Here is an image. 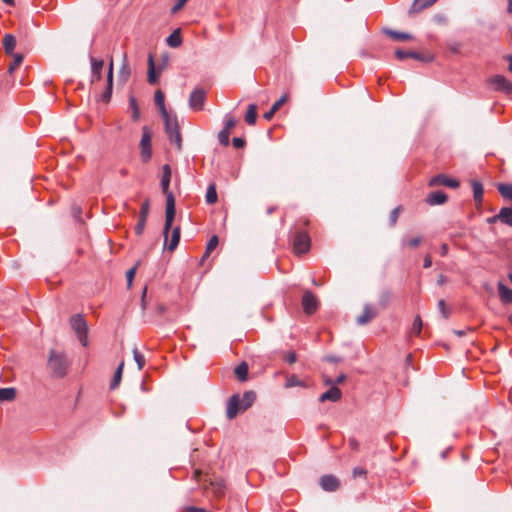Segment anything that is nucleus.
Segmentation results:
<instances>
[{"label": "nucleus", "instance_id": "4d7b16f0", "mask_svg": "<svg viewBox=\"0 0 512 512\" xmlns=\"http://www.w3.org/2000/svg\"><path fill=\"white\" fill-rule=\"evenodd\" d=\"M284 359H285V361H287L289 364H293V363H295V362H296V360H297V356H296L295 352H293V351H289V352H287V353L285 354Z\"/></svg>", "mask_w": 512, "mask_h": 512}, {"label": "nucleus", "instance_id": "4be33fe9", "mask_svg": "<svg viewBox=\"0 0 512 512\" xmlns=\"http://www.w3.org/2000/svg\"><path fill=\"white\" fill-rule=\"evenodd\" d=\"M288 95L284 94L279 100H277L271 107V109L264 113L263 117L269 121L273 118L274 114L280 109V107L287 101Z\"/></svg>", "mask_w": 512, "mask_h": 512}, {"label": "nucleus", "instance_id": "6e6552de", "mask_svg": "<svg viewBox=\"0 0 512 512\" xmlns=\"http://www.w3.org/2000/svg\"><path fill=\"white\" fill-rule=\"evenodd\" d=\"M245 409H242L240 402V395L233 394L227 401L226 405V417L229 420L234 419L239 413H243Z\"/></svg>", "mask_w": 512, "mask_h": 512}, {"label": "nucleus", "instance_id": "473e14b6", "mask_svg": "<svg viewBox=\"0 0 512 512\" xmlns=\"http://www.w3.org/2000/svg\"><path fill=\"white\" fill-rule=\"evenodd\" d=\"M16 397V390L13 387L0 388V402L12 401Z\"/></svg>", "mask_w": 512, "mask_h": 512}, {"label": "nucleus", "instance_id": "39448f33", "mask_svg": "<svg viewBox=\"0 0 512 512\" xmlns=\"http://www.w3.org/2000/svg\"><path fill=\"white\" fill-rule=\"evenodd\" d=\"M152 132L148 126L142 127V137L140 140V156L144 163H147L152 156Z\"/></svg>", "mask_w": 512, "mask_h": 512}, {"label": "nucleus", "instance_id": "f8f14e48", "mask_svg": "<svg viewBox=\"0 0 512 512\" xmlns=\"http://www.w3.org/2000/svg\"><path fill=\"white\" fill-rule=\"evenodd\" d=\"M460 185L459 181L456 179L448 178L444 174H439L434 177H432L429 182V187H436V186H447L450 188H458Z\"/></svg>", "mask_w": 512, "mask_h": 512}, {"label": "nucleus", "instance_id": "69168bd1", "mask_svg": "<svg viewBox=\"0 0 512 512\" xmlns=\"http://www.w3.org/2000/svg\"><path fill=\"white\" fill-rule=\"evenodd\" d=\"M448 253V245L446 243H443L440 247V255L446 256Z\"/></svg>", "mask_w": 512, "mask_h": 512}, {"label": "nucleus", "instance_id": "338daca9", "mask_svg": "<svg viewBox=\"0 0 512 512\" xmlns=\"http://www.w3.org/2000/svg\"><path fill=\"white\" fill-rule=\"evenodd\" d=\"M345 379H346V375H345V374H340V375L336 378V380L334 381V383H336V384H341V383H343V382L345 381Z\"/></svg>", "mask_w": 512, "mask_h": 512}, {"label": "nucleus", "instance_id": "2eb2a0df", "mask_svg": "<svg viewBox=\"0 0 512 512\" xmlns=\"http://www.w3.org/2000/svg\"><path fill=\"white\" fill-rule=\"evenodd\" d=\"M376 316H377L376 309L370 304H365L362 314H360L356 318V323L361 326L366 325L371 320H373Z\"/></svg>", "mask_w": 512, "mask_h": 512}, {"label": "nucleus", "instance_id": "20e7f679", "mask_svg": "<svg viewBox=\"0 0 512 512\" xmlns=\"http://www.w3.org/2000/svg\"><path fill=\"white\" fill-rule=\"evenodd\" d=\"M69 323L76 333L78 340L84 347L88 346V324L82 314H75L70 317Z\"/></svg>", "mask_w": 512, "mask_h": 512}, {"label": "nucleus", "instance_id": "6e6d98bb", "mask_svg": "<svg viewBox=\"0 0 512 512\" xmlns=\"http://www.w3.org/2000/svg\"><path fill=\"white\" fill-rule=\"evenodd\" d=\"M232 144H233V146H234L235 148H237V149H241V148H243V147L245 146L246 142H245V140H244L243 138H241V137H235V138H233V140H232Z\"/></svg>", "mask_w": 512, "mask_h": 512}, {"label": "nucleus", "instance_id": "680f3d73", "mask_svg": "<svg viewBox=\"0 0 512 512\" xmlns=\"http://www.w3.org/2000/svg\"><path fill=\"white\" fill-rule=\"evenodd\" d=\"M460 48H461V44L459 42H454L452 44L449 45V49L453 52V53H459L460 51Z\"/></svg>", "mask_w": 512, "mask_h": 512}, {"label": "nucleus", "instance_id": "09e8293b", "mask_svg": "<svg viewBox=\"0 0 512 512\" xmlns=\"http://www.w3.org/2000/svg\"><path fill=\"white\" fill-rule=\"evenodd\" d=\"M137 265H138V263L134 267L129 269L127 271V273H126L128 288H131V286H132V282H133V279H134V276H135V273H136Z\"/></svg>", "mask_w": 512, "mask_h": 512}, {"label": "nucleus", "instance_id": "37998d69", "mask_svg": "<svg viewBox=\"0 0 512 512\" xmlns=\"http://www.w3.org/2000/svg\"><path fill=\"white\" fill-rule=\"evenodd\" d=\"M402 210V207L401 206H397L396 208H394L390 215H389V225L391 227L395 226L397 221H398V218H399V215H400V212Z\"/></svg>", "mask_w": 512, "mask_h": 512}, {"label": "nucleus", "instance_id": "a878e982", "mask_svg": "<svg viewBox=\"0 0 512 512\" xmlns=\"http://www.w3.org/2000/svg\"><path fill=\"white\" fill-rule=\"evenodd\" d=\"M437 0H414L410 12L418 13L425 8L432 6Z\"/></svg>", "mask_w": 512, "mask_h": 512}, {"label": "nucleus", "instance_id": "bf43d9fd", "mask_svg": "<svg viewBox=\"0 0 512 512\" xmlns=\"http://www.w3.org/2000/svg\"><path fill=\"white\" fill-rule=\"evenodd\" d=\"M188 0H177L175 5L172 7V13H176L181 10Z\"/></svg>", "mask_w": 512, "mask_h": 512}, {"label": "nucleus", "instance_id": "3c124183", "mask_svg": "<svg viewBox=\"0 0 512 512\" xmlns=\"http://www.w3.org/2000/svg\"><path fill=\"white\" fill-rule=\"evenodd\" d=\"M147 219L139 218L135 226V233L141 235L145 229Z\"/></svg>", "mask_w": 512, "mask_h": 512}, {"label": "nucleus", "instance_id": "dca6fc26", "mask_svg": "<svg viewBox=\"0 0 512 512\" xmlns=\"http://www.w3.org/2000/svg\"><path fill=\"white\" fill-rule=\"evenodd\" d=\"M91 63V84L99 81L102 77V69L104 67V61L102 59H96L90 56Z\"/></svg>", "mask_w": 512, "mask_h": 512}, {"label": "nucleus", "instance_id": "423d86ee", "mask_svg": "<svg viewBox=\"0 0 512 512\" xmlns=\"http://www.w3.org/2000/svg\"><path fill=\"white\" fill-rule=\"evenodd\" d=\"M311 246V239L307 232H296L293 239V250L296 254H304L309 251Z\"/></svg>", "mask_w": 512, "mask_h": 512}, {"label": "nucleus", "instance_id": "f3484780", "mask_svg": "<svg viewBox=\"0 0 512 512\" xmlns=\"http://www.w3.org/2000/svg\"><path fill=\"white\" fill-rule=\"evenodd\" d=\"M447 194L443 191H433L426 197V203L430 206L442 205L447 201Z\"/></svg>", "mask_w": 512, "mask_h": 512}, {"label": "nucleus", "instance_id": "f257e3e1", "mask_svg": "<svg viewBox=\"0 0 512 512\" xmlns=\"http://www.w3.org/2000/svg\"><path fill=\"white\" fill-rule=\"evenodd\" d=\"M171 181V168L168 164L163 166V174L161 178V189L162 192L166 196V211H165V224L163 229L164 234V243L166 244L168 233L172 227V223L175 218V197L173 193L169 190V185Z\"/></svg>", "mask_w": 512, "mask_h": 512}, {"label": "nucleus", "instance_id": "0eeeda50", "mask_svg": "<svg viewBox=\"0 0 512 512\" xmlns=\"http://www.w3.org/2000/svg\"><path fill=\"white\" fill-rule=\"evenodd\" d=\"M488 83L494 90L503 92L507 95L512 94V82L503 75H494L488 79Z\"/></svg>", "mask_w": 512, "mask_h": 512}, {"label": "nucleus", "instance_id": "c756f323", "mask_svg": "<svg viewBox=\"0 0 512 512\" xmlns=\"http://www.w3.org/2000/svg\"><path fill=\"white\" fill-rule=\"evenodd\" d=\"M129 108L131 109V118L134 122L140 119V109L135 96H129Z\"/></svg>", "mask_w": 512, "mask_h": 512}, {"label": "nucleus", "instance_id": "393cba45", "mask_svg": "<svg viewBox=\"0 0 512 512\" xmlns=\"http://www.w3.org/2000/svg\"><path fill=\"white\" fill-rule=\"evenodd\" d=\"M256 400V393L254 391H246L242 397H240V402L242 405V409L245 411L250 408Z\"/></svg>", "mask_w": 512, "mask_h": 512}, {"label": "nucleus", "instance_id": "ddd939ff", "mask_svg": "<svg viewBox=\"0 0 512 512\" xmlns=\"http://www.w3.org/2000/svg\"><path fill=\"white\" fill-rule=\"evenodd\" d=\"M106 82V88L104 92L99 96L98 100L107 103L111 99L113 90V61L110 62Z\"/></svg>", "mask_w": 512, "mask_h": 512}, {"label": "nucleus", "instance_id": "5fc2aeb1", "mask_svg": "<svg viewBox=\"0 0 512 512\" xmlns=\"http://www.w3.org/2000/svg\"><path fill=\"white\" fill-rule=\"evenodd\" d=\"M352 475L354 478L356 477H366L367 470L361 467H355L352 471Z\"/></svg>", "mask_w": 512, "mask_h": 512}, {"label": "nucleus", "instance_id": "c03bdc74", "mask_svg": "<svg viewBox=\"0 0 512 512\" xmlns=\"http://www.w3.org/2000/svg\"><path fill=\"white\" fill-rule=\"evenodd\" d=\"M132 352H133L134 360L137 363L138 369L141 370L144 367V365H145V358L142 355V353L139 352V350L136 347L133 349Z\"/></svg>", "mask_w": 512, "mask_h": 512}, {"label": "nucleus", "instance_id": "f704fd0d", "mask_svg": "<svg viewBox=\"0 0 512 512\" xmlns=\"http://www.w3.org/2000/svg\"><path fill=\"white\" fill-rule=\"evenodd\" d=\"M148 82L150 84H155L157 82V76L155 74V64H154V58L150 54L148 58Z\"/></svg>", "mask_w": 512, "mask_h": 512}, {"label": "nucleus", "instance_id": "de8ad7c7", "mask_svg": "<svg viewBox=\"0 0 512 512\" xmlns=\"http://www.w3.org/2000/svg\"><path fill=\"white\" fill-rule=\"evenodd\" d=\"M285 386L288 388L295 386H303V383L297 378V376L292 375L287 379Z\"/></svg>", "mask_w": 512, "mask_h": 512}, {"label": "nucleus", "instance_id": "412c9836", "mask_svg": "<svg viewBox=\"0 0 512 512\" xmlns=\"http://www.w3.org/2000/svg\"><path fill=\"white\" fill-rule=\"evenodd\" d=\"M16 38L12 34H5L3 37V48L7 55H14Z\"/></svg>", "mask_w": 512, "mask_h": 512}, {"label": "nucleus", "instance_id": "4468645a", "mask_svg": "<svg viewBox=\"0 0 512 512\" xmlns=\"http://www.w3.org/2000/svg\"><path fill=\"white\" fill-rule=\"evenodd\" d=\"M320 486L325 491L333 492L340 487V481L336 476L327 474L320 478Z\"/></svg>", "mask_w": 512, "mask_h": 512}, {"label": "nucleus", "instance_id": "6ab92c4d", "mask_svg": "<svg viewBox=\"0 0 512 512\" xmlns=\"http://www.w3.org/2000/svg\"><path fill=\"white\" fill-rule=\"evenodd\" d=\"M498 294L500 297V300L504 304H510L512 303V289L504 285L502 282L498 283Z\"/></svg>", "mask_w": 512, "mask_h": 512}, {"label": "nucleus", "instance_id": "864d4df0", "mask_svg": "<svg viewBox=\"0 0 512 512\" xmlns=\"http://www.w3.org/2000/svg\"><path fill=\"white\" fill-rule=\"evenodd\" d=\"M438 308L442 314V316L447 319L449 317V310L446 308L445 301L443 299H440L438 301Z\"/></svg>", "mask_w": 512, "mask_h": 512}, {"label": "nucleus", "instance_id": "603ef678", "mask_svg": "<svg viewBox=\"0 0 512 512\" xmlns=\"http://www.w3.org/2000/svg\"><path fill=\"white\" fill-rule=\"evenodd\" d=\"M212 486H213V492L216 495L219 496V495H222L224 493L225 484H224L223 481L217 482L216 484L212 483Z\"/></svg>", "mask_w": 512, "mask_h": 512}, {"label": "nucleus", "instance_id": "49530a36", "mask_svg": "<svg viewBox=\"0 0 512 512\" xmlns=\"http://www.w3.org/2000/svg\"><path fill=\"white\" fill-rule=\"evenodd\" d=\"M229 137H230V133L227 132V130H221L219 133H218V140H219V143L223 146H228L229 145Z\"/></svg>", "mask_w": 512, "mask_h": 512}, {"label": "nucleus", "instance_id": "c9c22d12", "mask_svg": "<svg viewBox=\"0 0 512 512\" xmlns=\"http://www.w3.org/2000/svg\"><path fill=\"white\" fill-rule=\"evenodd\" d=\"M123 368H124V362L122 361L119 364L118 368L116 369L114 377H113V379H112V381L110 383V388L111 389L117 388L118 385L120 384L121 379H122Z\"/></svg>", "mask_w": 512, "mask_h": 512}, {"label": "nucleus", "instance_id": "e2e57ef3", "mask_svg": "<svg viewBox=\"0 0 512 512\" xmlns=\"http://www.w3.org/2000/svg\"><path fill=\"white\" fill-rule=\"evenodd\" d=\"M432 266V257L431 255H426L424 258L423 267L424 268H430Z\"/></svg>", "mask_w": 512, "mask_h": 512}, {"label": "nucleus", "instance_id": "e433bc0d", "mask_svg": "<svg viewBox=\"0 0 512 512\" xmlns=\"http://www.w3.org/2000/svg\"><path fill=\"white\" fill-rule=\"evenodd\" d=\"M218 244H219L218 237L216 235H213L209 239V241H208V243L206 245V249H205V252H204V254L202 256V259H205V258L209 257L210 253L218 246Z\"/></svg>", "mask_w": 512, "mask_h": 512}, {"label": "nucleus", "instance_id": "774afa93", "mask_svg": "<svg viewBox=\"0 0 512 512\" xmlns=\"http://www.w3.org/2000/svg\"><path fill=\"white\" fill-rule=\"evenodd\" d=\"M202 511H203V508H198V507H194V506L187 508V512H202Z\"/></svg>", "mask_w": 512, "mask_h": 512}, {"label": "nucleus", "instance_id": "aec40b11", "mask_svg": "<svg viewBox=\"0 0 512 512\" xmlns=\"http://www.w3.org/2000/svg\"><path fill=\"white\" fill-rule=\"evenodd\" d=\"M473 190V198L477 205H481L483 201L484 188L481 182L473 180L471 182Z\"/></svg>", "mask_w": 512, "mask_h": 512}, {"label": "nucleus", "instance_id": "5701e85b", "mask_svg": "<svg viewBox=\"0 0 512 512\" xmlns=\"http://www.w3.org/2000/svg\"><path fill=\"white\" fill-rule=\"evenodd\" d=\"M154 101L156 106L159 108L161 116H167V109L165 107V96L161 90H157L154 94Z\"/></svg>", "mask_w": 512, "mask_h": 512}, {"label": "nucleus", "instance_id": "58836bf2", "mask_svg": "<svg viewBox=\"0 0 512 512\" xmlns=\"http://www.w3.org/2000/svg\"><path fill=\"white\" fill-rule=\"evenodd\" d=\"M179 241H180V228L179 227H176L174 228L173 232H172V236H171V240H170V243L168 245V249L170 251H173L176 249V247L178 246L179 244Z\"/></svg>", "mask_w": 512, "mask_h": 512}, {"label": "nucleus", "instance_id": "0e129e2a", "mask_svg": "<svg viewBox=\"0 0 512 512\" xmlns=\"http://www.w3.org/2000/svg\"><path fill=\"white\" fill-rule=\"evenodd\" d=\"M498 221L500 222L499 213L494 215V216H492V217L487 218V220H486V222L488 224H494V223H496Z\"/></svg>", "mask_w": 512, "mask_h": 512}, {"label": "nucleus", "instance_id": "79ce46f5", "mask_svg": "<svg viewBox=\"0 0 512 512\" xmlns=\"http://www.w3.org/2000/svg\"><path fill=\"white\" fill-rule=\"evenodd\" d=\"M423 327V322L420 316H416L414 318L412 328H411V334L413 335H419L421 333Z\"/></svg>", "mask_w": 512, "mask_h": 512}, {"label": "nucleus", "instance_id": "9b49d317", "mask_svg": "<svg viewBox=\"0 0 512 512\" xmlns=\"http://www.w3.org/2000/svg\"><path fill=\"white\" fill-rule=\"evenodd\" d=\"M395 57L400 61H403L408 58H412V59H415V60H418L421 62L433 61V56H431V55H425V54H421V53L415 52V51H405L402 49H397L395 51Z\"/></svg>", "mask_w": 512, "mask_h": 512}, {"label": "nucleus", "instance_id": "c85d7f7f", "mask_svg": "<svg viewBox=\"0 0 512 512\" xmlns=\"http://www.w3.org/2000/svg\"><path fill=\"white\" fill-rule=\"evenodd\" d=\"M248 371V364L243 361L235 368L234 373L240 382H244L248 379Z\"/></svg>", "mask_w": 512, "mask_h": 512}, {"label": "nucleus", "instance_id": "2f4dec72", "mask_svg": "<svg viewBox=\"0 0 512 512\" xmlns=\"http://www.w3.org/2000/svg\"><path fill=\"white\" fill-rule=\"evenodd\" d=\"M257 118V106L255 104H250L248 106L247 112L245 114V121L249 125H254L256 123Z\"/></svg>", "mask_w": 512, "mask_h": 512}, {"label": "nucleus", "instance_id": "052dcab7", "mask_svg": "<svg viewBox=\"0 0 512 512\" xmlns=\"http://www.w3.org/2000/svg\"><path fill=\"white\" fill-rule=\"evenodd\" d=\"M349 446H350V448H351L352 450H354V451H358V450H359V446H360V445H359V442H358L356 439L351 438V439L349 440Z\"/></svg>", "mask_w": 512, "mask_h": 512}, {"label": "nucleus", "instance_id": "13d9d810", "mask_svg": "<svg viewBox=\"0 0 512 512\" xmlns=\"http://www.w3.org/2000/svg\"><path fill=\"white\" fill-rule=\"evenodd\" d=\"M421 241H422V237L417 236V237H414V238L408 240L407 244L411 248H416L421 243Z\"/></svg>", "mask_w": 512, "mask_h": 512}, {"label": "nucleus", "instance_id": "4c0bfd02", "mask_svg": "<svg viewBox=\"0 0 512 512\" xmlns=\"http://www.w3.org/2000/svg\"><path fill=\"white\" fill-rule=\"evenodd\" d=\"M498 191L502 197L512 201V184H499Z\"/></svg>", "mask_w": 512, "mask_h": 512}, {"label": "nucleus", "instance_id": "cd10ccee", "mask_svg": "<svg viewBox=\"0 0 512 512\" xmlns=\"http://www.w3.org/2000/svg\"><path fill=\"white\" fill-rule=\"evenodd\" d=\"M500 222L512 227V207H502L499 211Z\"/></svg>", "mask_w": 512, "mask_h": 512}, {"label": "nucleus", "instance_id": "a211bd4d", "mask_svg": "<svg viewBox=\"0 0 512 512\" xmlns=\"http://www.w3.org/2000/svg\"><path fill=\"white\" fill-rule=\"evenodd\" d=\"M341 397H342L341 390L336 386H332V387H330L329 390H327L326 392H324L323 394L320 395L319 401L320 402H325V401L337 402L341 399Z\"/></svg>", "mask_w": 512, "mask_h": 512}, {"label": "nucleus", "instance_id": "a18cd8bd", "mask_svg": "<svg viewBox=\"0 0 512 512\" xmlns=\"http://www.w3.org/2000/svg\"><path fill=\"white\" fill-rule=\"evenodd\" d=\"M150 211V202L146 199L140 208L139 218L147 219Z\"/></svg>", "mask_w": 512, "mask_h": 512}, {"label": "nucleus", "instance_id": "72a5a7b5", "mask_svg": "<svg viewBox=\"0 0 512 512\" xmlns=\"http://www.w3.org/2000/svg\"><path fill=\"white\" fill-rule=\"evenodd\" d=\"M206 202L208 204H215L218 200L217 190L215 183H211L206 191Z\"/></svg>", "mask_w": 512, "mask_h": 512}, {"label": "nucleus", "instance_id": "ea45409f", "mask_svg": "<svg viewBox=\"0 0 512 512\" xmlns=\"http://www.w3.org/2000/svg\"><path fill=\"white\" fill-rule=\"evenodd\" d=\"M391 299V293L388 290H384L378 297L379 306L383 309L387 308Z\"/></svg>", "mask_w": 512, "mask_h": 512}, {"label": "nucleus", "instance_id": "1a4fd4ad", "mask_svg": "<svg viewBox=\"0 0 512 512\" xmlns=\"http://www.w3.org/2000/svg\"><path fill=\"white\" fill-rule=\"evenodd\" d=\"M302 307L307 315L314 314L319 307L317 297L309 290L305 291L302 296Z\"/></svg>", "mask_w": 512, "mask_h": 512}, {"label": "nucleus", "instance_id": "7c9ffc66", "mask_svg": "<svg viewBox=\"0 0 512 512\" xmlns=\"http://www.w3.org/2000/svg\"><path fill=\"white\" fill-rule=\"evenodd\" d=\"M386 34L388 36H390L393 40H397V41H408V40H411L413 39V36L409 33H405V32H398V31H394V30H386L385 31Z\"/></svg>", "mask_w": 512, "mask_h": 512}, {"label": "nucleus", "instance_id": "b1692460", "mask_svg": "<svg viewBox=\"0 0 512 512\" xmlns=\"http://www.w3.org/2000/svg\"><path fill=\"white\" fill-rule=\"evenodd\" d=\"M130 76H131V69H130V65L127 61V58L125 56L123 59V63L119 70L118 78H119L120 82L126 83L129 80Z\"/></svg>", "mask_w": 512, "mask_h": 512}, {"label": "nucleus", "instance_id": "9d476101", "mask_svg": "<svg viewBox=\"0 0 512 512\" xmlns=\"http://www.w3.org/2000/svg\"><path fill=\"white\" fill-rule=\"evenodd\" d=\"M206 100V92L202 88L194 89L189 97V107L194 111H201Z\"/></svg>", "mask_w": 512, "mask_h": 512}, {"label": "nucleus", "instance_id": "bb28decb", "mask_svg": "<svg viewBox=\"0 0 512 512\" xmlns=\"http://www.w3.org/2000/svg\"><path fill=\"white\" fill-rule=\"evenodd\" d=\"M166 43L168 46L172 48H177L182 44V37L180 33V29L174 30L166 39Z\"/></svg>", "mask_w": 512, "mask_h": 512}, {"label": "nucleus", "instance_id": "a19ab883", "mask_svg": "<svg viewBox=\"0 0 512 512\" xmlns=\"http://www.w3.org/2000/svg\"><path fill=\"white\" fill-rule=\"evenodd\" d=\"M13 57L12 63L9 65L8 72L12 74L15 69L20 66V64L23 62V55L20 53H16L14 55H11Z\"/></svg>", "mask_w": 512, "mask_h": 512}, {"label": "nucleus", "instance_id": "8fccbe9b", "mask_svg": "<svg viewBox=\"0 0 512 512\" xmlns=\"http://www.w3.org/2000/svg\"><path fill=\"white\" fill-rule=\"evenodd\" d=\"M237 124V121L234 117H228L225 121V125H224V128L223 130H227V132L230 133V131L235 128Z\"/></svg>", "mask_w": 512, "mask_h": 512}, {"label": "nucleus", "instance_id": "7ed1b4c3", "mask_svg": "<svg viewBox=\"0 0 512 512\" xmlns=\"http://www.w3.org/2000/svg\"><path fill=\"white\" fill-rule=\"evenodd\" d=\"M165 123V132L169 141L176 146L177 150L182 148V137L180 133V126L176 115L161 116Z\"/></svg>", "mask_w": 512, "mask_h": 512}, {"label": "nucleus", "instance_id": "f03ea898", "mask_svg": "<svg viewBox=\"0 0 512 512\" xmlns=\"http://www.w3.org/2000/svg\"><path fill=\"white\" fill-rule=\"evenodd\" d=\"M69 362L63 353L51 350L49 354L48 367L56 378H63L67 374Z\"/></svg>", "mask_w": 512, "mask_h": 512}]
</instances>
